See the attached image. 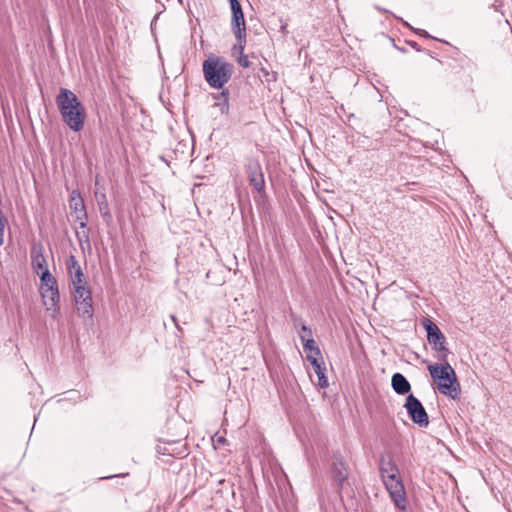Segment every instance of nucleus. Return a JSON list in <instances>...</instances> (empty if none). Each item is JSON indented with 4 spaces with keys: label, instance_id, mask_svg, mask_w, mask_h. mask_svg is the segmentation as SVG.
Listing matches in <instances>:
<instances>
[{
    "label": "nucleus",
    "instance_id": "obj_19",
    "mask_svg": "<svg viewBox=\"0 0 512 512\" xmlns=\"http://www.w3.org/2000/svg\"><path fill=\"white\" fill-rule=\"evenodd\" d=\"M300 339L303 343V348L306 353V357L309 355H320V349L317 346L315 340L313 338H305L304 335H300Z\"/></svg>",
    "mask_w": 512,
    "mask_h": 512
},
{
    "label": "nucleus",
    "instance_id": "obj_29",
    "mask_svg": "<svg viewBox=\"0 0 512 512\" xmlns=\"http://www.w3.org/2000/svg\"><path fill=\"white\" fill-rule=\"evenodd\" d=\"M101 216L103 217L104 221L106 223H110L112 221V215L110 213V210H106V211H103V212H100Z\"/></svg>",
    "mask_w": 512,
    "mask_h": 512
},
{
    "label": "nucleus",
    "instance_id": "obj_21",
    "mask_svg": "<svg viewBox=\"0 0 512 512\" xmlns=\"http://www.w3.org/2000/svg\"><path fill=\"white\" fill-rule=\"evenodd\" d=\"M325 371H326V367L325 366H319L318 368H315L314 369V372L317 376V384L319 387L321 388H326L329 386V382H328V379L325 375Z\"/></svg>",
    "mask_w": 512,
    "mask_h": 512
},
{
    "label": "nucleus",
    "instance_id": "obj_23",
    "mask_svg": "<svg viewBox=\"0 0 512 512\" xmlns=\"http://www.w3.org/2000/svg\"><path fill=\"white\" fill-rule=\"evenodd\" d=\"M402 23H403L405 26H407V27L411 28L413 31H415V32H416L418 35H420L421 37H424V38H427V39L432 38V36H431L427 31H425V30H423V29H415V28L411 27V26H410L406 21H404V20H402Z\"/></svg>",
    "mask_w": 512,
    "mask_h": 512
},
{
    "label": "nucleus",
    "instance_id": "obj_32",
    "mask_svg": "<svg viewBox=\"0 0 512 512\" xmlns=\"http://www.w3.org/2000/svg\"><path fill=\"white\" fill-rule=\"evenodd\" d=\"M127 475H128V473H126V474H119V476H122V477H125ZM114 477H118V475H110V476L100 477L99 480L111 479V478H114Z\"/></svg>",
    "mask_w": 512,
    "mask_h": 512
},
{
    "label": "nucleus",
    "instance_id": "obj_27",
    "mask_svg": "<svg viewBox=\"0 0 512 512\" xmlns=\"http://www.w3.org/2000/svg\"><path fill=\"white\" fill-rule=\"evenodd\" d=\"M78 199H83V198L81 197L80 192H79V191H77V190H73V191L71 192V194H70V204H73V203H75V202H78V201H77Z\"/></svg>",
    "mask_w": 512,
    "mask_h": 512
},
{
    "label": "nucleus",
    "instance_id": "obj_16",
    "mask_svg": "<svg viewBox=\"0 0 512 512\" xmlns=\"http://www.w3.org/2000/svg\"><path fill=\"white\" fill-rule=\"evenodd\" d=\"M332 474L334 480L338 482L339 485H342L348 478V471L344 462L337 457H335L332 464Z\"/></svg>",
    "mask_w": 512,
    "mask_h": 512
},
{
    "label": "nucleus",
    "instance_id": "obj_11",
    "mask_svg": "<svg viewBox=\"0 0 512 512\" xmlns=\"http://www.w3.org/2000/svg\"><path fill=\"white\" fill-rule=\"evenodd\" d=\"M231 6V30L241 36V31L246 30L244 13L238 0H229Z\"/></svg>",
    "mask_w": 512,
    "mask_h": 512
},
{
    "label": "nucleus",
    "instance_id": "obj_13",
    "mask_svg": "<svg viewBox=\"0 0 512 512\" xmlns=\"http://www.w3.org/2000/svg\"><path fill=\"white\" fill-rule=\"evenodd\" d=\"M73 285L87 284L82 268L74 255H70L66 262Z\"/></svg>",
    "mask_w": 512,
    "mask_h": 512
},
{
    "label": "nucleus",
    "instance_id": "obj_10",
    "mask_svg": "<svg viewBox=\"0 0 512 512\" xmlns=\"http://www.w3.org/2000/svg\"><path fill=\"white\" fill-rule=\"evenodd\" d=\"M40 293L46 310L51 313V317L53 319H56L60 311L58 285L53 286L52 288H45V290L40 291Z\"/></svg>",
    "mask_w": 512,
    "mask_h": 512
},
{
    "label": "nucleus",
    "instance_id": "obj_33",
    "mask_svg": "<svg viewBox=\"0 0 512 512\" xmlns=\"http://www.w3.org/2000/svg\"><path fill=\"white\" fill-rule=\"evenodd\" d=\"M218 445L220 444H224L226 442V439L223 437V436H218L215 440H214Z\"/></svg>",
    "mask_w": 512,
    "mask_h": 512
},
{
    "label": "nucleus",
    "instance_id": "obj_25",
    "mask_svg": "<svg viewBox=\"0 0 512 512\" xmlns=\"http://www.w3.org/2000/svg\"><path fill=\"white\" fill-rule=\"evenodd\" d=\"M7 224L6 218H0V246L4 244V229Z\"/></svg>",
    "mask_w": 512,
    "mask_h": 512
},
{
    "label": "nucleus",
    "instance_id": "obj_8",
    "mask_svg": "<svg viewBox=\"0 0 512 512\" xmlns=\"http://www.w3.org/2000/svg\"><path fill=\"white\" fill-rule=\"evenodd\" d=\"M245 172L250 185H252L253 188L259 193L264 191L265 180L262 166L259 160L256 158H249L245 164Z\"/></svg>",
    "mask_w": 512,
    "mask_h": 512
},
{
    "label": "nucleus",
    "instance_id": "obj_14",
    "mask_svg": "<svg viewBox=\"0 0 512 512\" xmlns=\"http://www.w3.org/2000/svg\"><path fill=\"white\" fill-rule=\"evenodd\" d=\"M380 474L383 481L388 479V476L397 477L399 476L398 467L395 462L388 457H382L380 460Z\"/></svg>",
    "mask_w": 512,
    "mask_h": 512
},
{
    "label": "nucleus",
    "instance_id": "obj_17",
    "mask_svg": "<svg viewBox=\"0 0 512 512\" xmlns=\"http://www.w3.org/2000/svg\"><path fill=\"white\" fill-rule=\"evenodd\" d=\"M214 98L218 100V102L215 104L217 107H219L220 112L222 114H228L229 112V91L228 89H223L222 91L215 94Z\"/></svg>",
    "mask_w": 512,
    "mask_h": 512
},
{
    "label": "nucleus",
    "instance_id": "obj_9",
    "mask_svg": "<svg viewBox=\"0 0 512 512\" xmlns=\"http://www.w3.org/2000/svg\"><path fill=\"white\" fill-rule=\"evenodd\" d=\"M78 202H75L73 204H70V208L73 210L75 214V221L79 222V229L76 231V235L79 239V241H82L83 239L85 241H89V233L87 228V219L88 215L85 210V205L83 199H78Z\"/></svg>",
    "mask_w": 512,
    "mask_h": 512
},
{
    "label": "nucleus",
    "instance_id": "obj_18",
    "mask_svg": "<svg viewBox=\"0 0 512 512\" xmlns=\"http://www.w3.org/2000/svg\"><path fill=\"white\" fill-rule=\"evenodd\" d=\"M40 277V291L45 290V288H52L53 286H57L56 278L50 273L49 269H45L39 275Z\"/></svg>",
    "mask_w": 512,
    "mask_h": 512
},
{
    "label": "nucleus",
    "instance_id": "obj_24",
    "mask_svg": "<svg viewBox=\"0 0 512 512\" xmlns=\"http://www.w3.org/2000/svg\"><path fill=\"white\" fill-rule=\"evenodd\" d=\"M237 63L243 67L248 68L250 66V61L248 60V56L245 54H241L237 57Z\"/></svg>",
    "mask_w": 512,
    "mask_h": 512
},
{
    "label": "nucleus",
    "instance_id": "obj_20",
    "mask_svg": "<svg viewBox=\"0 0 512 512\" xmlns=\"http://www.w3.org/2000/svg\"><path fill=\"white\" fill-rule=\"evenodd\" d=\"M233 34H234L235 39L237 41V44H235L234 47L232 48L233 55L239 54V56H240L241 54H244L247 33H246V30L241 31V36L240 37H239V35L237 33H233Z\"/></svg>",
    "mask_w": 512,
    "mask_h": 512
},
{
    "label": "nucleus",
    "instance_id": "obj_30",
    "mask_svg": "<svg viewBox=\"0 0 512 512\" xmlns=\"http://www.w3.org/2000/svg\"><path fill=\"white\" fill-rule=\"evenodd\" d=\"M301 330L302 332L304 333L303 335L305 336V338H312V331L310 328H308L304 323H302L301 325Z\"/></svg>",
    "mask_w": 512,
    "mask_h": 512
},
{
    "label": "nucleus",
    "instance_id": "obj_5",
    "mask_svg": "<svg viewBox=\"0 0 512 512\" xmlns=\"http://www.w3.org/2000/svg\"><path fill=\"white\" fill-rule=\"evenodd\" d=\"M74 286V300L77 312L84 318H92L93 306L91 291L86 284H78Z\"/></svg>",
    "mask_w": 512,
    "mask_h": 512
},
{
    "label": "nucleus",
    "instance_id": "obj_2",
    "mask_svg": "<svg viewBox=\"0 0 512 512\" xmlns=\"http://www.w3.org/2000/svg\"><path fill=\"white\" fill-rule=\"evenodd\" d=\"M204 78L214 89H222L233 75L234 67L224 58L211 54L202 64Z\"/></svg>",
    "mask_w": 512,
    "mask_h": 512
},
{
    "label": "nucleus",
    "instance_id": "obj_6",
    "mask_svg": "<svg viewBox=\"0 0 512 512\" xmlns=\"http://www.w3.org/2000/svg\"><path fill=\"white\" fill-rule=\"evenodd\" d=\"M404 406L413 423L422 428H425L429 425V416L424 406L413 394H409L407 396Z\"/></svg>",
    "mask_w": 512,
    "mask_h": 512
},
{
    "label": "nucleus",
    "instance_id": "obj_7",
    "mask_svg": "<svg viewBox=\"0 0 512 512\" xmlns=\"http://www.w3.org/2000/svg\"><path fill=\"white\" fill-rule=\"evenodd\" d=\"M383 483L394 505L400 510H405L407 505L406 492L400 477L388 476V479L383 481Z\"/></svg>",
    "mask_w": 512,
    "mask_h": 512
},
{
    "label": "nucleus",
    "instance_id": "obj_22",
    "mask_svg": "<svg viewBox=\"0 0 512 512\" xmlns=\"http://www.w3.org/2000/svg\"><path fill=\"white\" fill-rule=\"evenodd\" d=\"M99 212H103L109 209L108 201L106 196L103 194L97 199Z\"/></svg>",
    "mask_w": 512,
    "mask_h": 512
},
{
    "label": "nucleus",
    "instance_id": "obj_3",
    "mask_svg": "<svg viewBox=\"0 0 512 512\" xmlns=\"http://www.w3.org/2000/svg\"><path fill=\"white\" fill-rule=\"evenodd\" d=\"M444 364L428 366L431 377L437 381L438 390L452 399H458L461 394L460 383L452 366L446 361Z\"/></svg>",
    "mask_w": 512,
    "mask_h": 512
},
{
    "label": "nucleus",
    "instance_id": "obj_1",
    "mask_svg": "<svg viewBox=\"0 0 512 512\" xmlns=\"http://www.w3.org/2000/svg\"><path fill=\"white\" fill-rule=\"evenodd\" d=\"M56 104L63 122L74 132L84 128L86 110L77 95L67 88H60Z\"/></svg>",
    "mask_w": 512,
    "mask_h": 512
},
{
    "label": "nucleus",
    "instance_id": "obj_12",
    "mask_svg": "<svg viewBox=\"0 0 512 512\" xmlns=\"http://www.w3.org/2000/svg\"><path fill=\"white\" fill-rule=\"evenodd\" d=\"M30 257L32 269L37 275H40L42 271L48 269L47 261L44 256V247L40 242L33 243L30 250Z\"/></svg>",
    "mask_w": 512,
    "mask_h": 512
},
{
    "label": "nucleus",
    "instance_id": "obj_15",
    "mask_svg": "<svg viewBox=\"0 0 512 512\" xmlns=\"http://www.w3.org/2000/svg\"><path fill=\"white\" fill-rule=\"evenodd\" d=\"M391 385L393 390L399 395H405L411 389L409 381L401 373H395L392 376Z\"/></svg>",
    "mask_w": 512,
    "mask_h": 512
},
{
    "label": "nucleus",
    "instance_id": "obj_28",
    "mask_svg": "<svg viewBox=\"0 0 512 512\" xmlns=\"http://www.w3.org/2000/svg\"><path fill=\"white\" fill-rule=\"evenodd\" d=\"M280 24H281V25H280V32H281L284 36H286V35L289 33V31H288V24H287V22H286V21H284L283 19H280Z\"/></svg>",
    "mask_w": 512,
    "mask_h": 512
},
{
    "label": "nucleus",
    "instance_id": "obj_4",
    "mask_svg": "<svg viewBox=\"0 0 512 512\" xmlns=\"http://www.w3.org/2000/svg\"><path fill=\"white\" fill-rule=\"evenodd\" d=\"M422 325L426 330L428 343L432 346V349L438 353L439 360L446 361L449 350L445 346L446 338L444 334L439 327L428 318L423 319Z\"/></svg>",
    "mask_w": 512,
    "mask_h": 512
},
{
    "label": "nucleus",
    "instance_id": "obj_31",
    "mask_svg": "<svg viewBox=\"0 0 512 512\" xmlns=\"http://www.w3.org/2000/svg\"><path fill=\"white\" fill-rule=\"evenodd\" d=\"M170 318H171V320L173 321V323L175 324V327H176L179 331H181L182 329H181V327L179 326V323H178V320H177L176 316H175V315H171V316H170Z\"/></svg>",
    "mask_w": 512,
    "mask_h": 512
},
{
    "label": "nucleus",
    "instance_id": "obj_26",
    "mask_svg": "<svg viewBox=\"0 0 512 512\" xmlns=\"http://www.w3.org/2000/svg\"><path fill=\"white\" fill-rule=\"evenodd\" d=\"M318 356L319 355H309L308 354L307 360L310 362V364L312 365L313 369L318 368L319 366L322 365L319 362V360H318Z\"/></svg>",
    "mask_w": 512,
    "mask_h": 512
}]
</instances>
